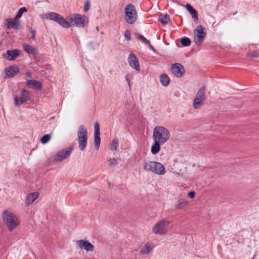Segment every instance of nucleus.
<instances>
[{
    "label": "nucleus",
    "instance_id": "nucleus-1",
    "mask_svg": "<svg viewBox=\"0 0 259 259\" xmlns=\"http://www.w3.org/2000/svg\"><path fill=\"white\" fill-rule=\"evenodd\" d=\"M170 134L169 130L163 126H156L153 131L152 140L165 144L169 139Z\"/></svg>",
    "mask_w": 259,
    "mask_h": 259
},
{
    "label": "nucleus",
    "instance_id": "nucleus-2",
    "mask_svg": "<svg viewBox=\"0 0 259 259\" xmlns=\"http://www.w3.org/2000/svg\"><path fill=\"white\" fill-rule=\"evenodd\" d=\"M143 167L145 171L157 175H163L165 173L163 165L155 161L145 160L143 162Z\"/></svg>",
    "mask_w": 259,
    "mask_h": 259
},
{
    "label": "nucleus",
    "instance_id": "nucleus-3",
    "mask_svg": "<svg viewBox=\"0 0 259 259\" xmlns=\"http://www.w3.org/2000/svg\"><path fill=\"white\" fill-rule=\"evenodd\" d=\"M68 21L72 25L78 27H84L89 23V19L85 15L80 14H72L68 17Z\"/></svg>",
    "mask_w": 259,
    "mask_h": 259
},
{
    "label": "nucleus",
    "instance_id": "nucleus-4",
    "mask_svg": "<svg viewBox=\"0 0 259 259\" xmlns=\"http://www.w3.org/2000/svg\"><path fill=\"white\" fill-rule=\"evenodd\" d=\"M124 20L130 24H134L137 19V12L133 4H128L124 9Z\"/></svg>",
    "mask_w": 259,
    "mask_h": 259
},
{
    "label": "nucleus",
    "instance_id": "nucleus-5",
    "mask_svg": "<svg viewBox=\"0 0 259 259\" xmlns=\"http://www.w3.org/2000/svg\"><path fill=\"white\" fill-rule=\"evenodd\" d=\"M169 228V222L166 220H162L153 226L152 230L155 234L164 235L168 232Z\"/></svg>",
    "mask_w": 259,
    "mask_h": 259
},
{
    "label": "nucleus",
    "instance_id": "nucleus-6",
    "mask_svg": "<svg viewBox=\"0 0 259 259\" xmlns=\"http://www.w3.org/2000/svg\"><path fill=\"white\" fill-rule=\"evenodd\" d=\"M3 219L10 231L13 230L19 224L17 217L10 211H6L4 212Z\"/></svg>",
    "mask_w": 259,
    "mask_h": 259
},
{
    "label": "nucleus",
    "instance_id": "nucleus-7",
    "mask_svg": "<svg viewBox=\"0 0 259 259\" xmlns=\"http://www.w3.org/2000/svg\"><path fill=\"white\" fill-rule=\"evenodd\" d=\"M73 148L66 147L58 151L54 156L53 160L58 162H61L63 160L69 156L72 152Z\"/></svg>",
    "mask_w": 259,
    "mask_h": 259
},
{
    "label": "nucleus",
    "instance_id": "nucleus-8",
    "mask_svg": "<svg viewBox=\"0 0 259 259\" xmlns=\"http://www.w3.org/2000/svg\"><path fill=\"white\" fill-rule=\"evenodd\" d=\"M206 32L205 28L201 25L198 26L194 31V41L197 46H199L203 42Z\"/></svg>",
    "mask_w": 259,
    "mask_h": 259
},
{
    "label": "nucleus",
    "instance_id": "nucleus-9",
    "mask_svg": "<svg viewBox=\"0 0 259 259\" xmlns=\"http://www.w3.org/2000/svg\"><path fill=\"white\" fill-rule=\"evenodd\" d=\"M205 99V89L204 87H202L199 90L194 98L193 102L194 108L197 109L200 108Z\"/></svg>",
    "mask_w": 259,
    "mask_h": 259
},
{
    "label": "nucleus",
    "instance_id": "nucleus-10",
    "mask_svg": "<svg viewBox=\"0 0 259 259\" xmlns=\"http://www.w3.org/2000/svg\"><path fill=\"white\" fill-rule=\"evenodd\" d=\"M30 99V92L27 90H23L20 95H15L14 97V102L16 106L22 105L29 101Z\"/></svg>",
    "mask_w": 259,
    "mask_h": 259
},
{
    "label": "nucleus",
    "instance_id": "nucleus-11",
    "mask_svg": "<svg viewBox=\"0 0 259 259\" xmlns=\"http://www.w3.org/2000/svg\"><path fill=\"white\" fill-rule=\"evenodd\" d=\"M127 61L130 66L136 71L140 70V65L139 60L133 52H131L127 58Z\"/></svg>",
    "mask_w": 259,
    "mask_h": 259
},
{
    "label": "nucleus",
    "instance_id": "nucleus-12",
    "mask_svg": "<svg viewBox=\"0 0 259 259\" xmlns=\"http://www.w3.org/2000/svg\"><path fill=\"white\" fill-rule=\"evenodd\" d=\"M171 71L177 77H181L185 72L184 66L180 63H175L171 65Z\"/></svg>",
    "mask_w": 259,
    "mask_h": 259
},
{
    "label": "nucleus",
    "instance_id": "nucleus-13",
    "mask_svg": "<svg viewBox=\"0 0 259 259\" xmlns=\"http://www.w3.org/2000/svg\"><path fill=\"white\" fill-rule=\"evenodd\" d=\"M8 28L19 29L21 28V22L16 17L14 18L8 19L6 20Z\"/></svg>",
    "mask_w": 259,
    "mask_h": 259
},
{
    "label": "nucleus",
    "instance_id": "nucleus-14",
    "mask_svg": "<svg viewBox=\"0 0 259 259\" xmlns=\"http://www.w3.org/2000/svg\"><path fill=\"white\" fill-rule=\"evenodd\" d=\"M77 244L80 248L83 249L87 251H93L94 250V245L88 240L83 239L78 240Z\"/></svg>",
    "mask_w": 259,
    "mask_h": 259
},
{
    "label": "nucleus",
    "instance_id": "nucleus-15",
    "mask_svg": "<svg viewBox=\"0 0 259 259\" xmlns=\"http://www.w3.org/2000/svg\"><path fill=\"white\" fill-rule=\"evenodd\" d=\"M154 245L151 242H147L142 245L140 249V252L142 255L148 254L153 249Z\"/></svg>",
    "mask_w": 259,
    "mask_h": 259
},
{
    "label": "nucleus",
    "instance_id": "nucleus-16",
    "mask_svg": "<svg viewBox=\"0 0 259 259\" xmlns=\"http://www.w3.org/2000/svg\"><path fill=\"white\" fill-rule=\"evenodd\" d=\"M59 14L55 12H49L40 15V17L44 20H53L56 22Z\"/></svg>",
    "mask_w": 259,
    "mask_h": 259
},
{
    "label": "nucleus",
    "instance_id": "nucleus-17",
    "mask_svg": "<svg viewBox=\"0 0 259 259\" xmlns=\"http://www.w3.org/2000/svg\"><path fill=\"white\" fill-rule=\"evenodd\" d=\"M19 71L17 66H11L6 69V75L8 77H12L16 75Z\"/></svg>",
    "mask_w": 259,
    "mask_h": 259
},
{
    "label": "nucleus",
    "instance_id": "nucleus-18",
    "mask_svg": "<svg viewBox=\"0 0 259 259\" xmlns=\"http://www.w3.org/2000/svg\"><path fill=\"white\" fill-rule=\"evenodd\" d=\"M19 54V51L18 50H8L5 56L7 60L11 61L14 60Z\"/></svg>",
    "mask_w": 259,
    "mask_h": 259
},
{
    "label": "nucleus",
    "instance_id": "nucleus-19",
    "mask_svg": "<svg viewBox=\"0 0 259 259\" xmlns=\"http://www.w3.org/2000/svg\"><path fill=\"white\" fill-rule=\"evenodd\" d=\"M26 85L27 88H32L33 89H39L41 87V83L40 82L36 80H28L26 82Z\"/></svg>",
    "mask_w": 259,
    "mask_h": 259
},
{
    "label": "nucleus",
    "instance_id": "nucleus-20",
    "mask_svg": "<svg viewBox=\"0 0 259 259\" xmlns=\"http://www.w3.org/2000/svg\"><path fill=\"white\" fill-rule=\"evenodd\" d=\"M39 196V193L37 192H33L28 194L26 199V203L28 205L32 203Z\"/></svg>",
    "mask_w": 259,
    "mask_h": 259
},
{
    "label": "nucleus",
    "instance_id": "nucleus-21",
    "mask_svg": "<svg viewBox=\"0 0 259 259\" xmlns=\"http://www.w3.org/2000/svg\"><path fill=\"white\" fill-rule=\"evenodd\" d=\"M163 145V144H160L159 142L153 141V143L151 146V152L152 154L155 155L157 154L160 150V145Z\"/></svg>",
    "mask_w": 259,
    "mask_h": 259
},
{
    "label": "nucleus",
    "instance_id": "nucleus-22",
    "mask_svg": "<svg viewBox=\"0 0 259 259\" xmlns=\"http://www.w3.org/2000/svg\"><path fill=\"white\" fill-rule=\"evenodd\" d=\"M78 139H87V130L83 125H80L77 132Z\"/></svg>",
    "mask_w": 259,
    "mask_h": 259
},
{
    "label": "nucleus",
    "instance_id": "nucleus-23",
    "mask_svg": "<svg viewBox=\"0 0 259 259\" xmlns=\"http://www.w3.org/2000/svg\"><path fill=\"white\" fill-rule=\"evenodd\" d=\"M56 22L64 28H69L71 26L70 22L67 21L60 15H59V17H58V19L56 20Z\"/></svg>",
    "mask_w": 259,
    "mask_h": 259
},
{
    "label": "nucleus",
    "instance_id": "nucleus-24",
    "mask_svg": "<svg viewBox=\"0 0 259 259\" xmlns=\"http://www.w3.org/2000/svg\"><path fill=\"white\" fill-rule=\"evenodd\" d=\"M185 8L191 15L192 18L196 21L198 20V14L196 11L189 4H187Z\"/></svg>",
    "mask_w": 259,
    "mask_h": 259
},
{
    "label": "nucleus",
    "instance_id": "nucleus-25",
    "mask_svg": "<svg viewBox=\"0 0 259 259\" xmlns=\"http://www.w3.org/2000/svg\"><path fill=\"white\" fill-rule=\"evenodd\" d=\"M160 82L162 85L166 87L169 83V77L166 74H162L160 76Z\"/></svg>",
    "mask_w": 259,
    "mask_h": 259
},
{
    "label": "nucleus",
    "instance_id": "nucleus-26",
    "mask_svg": "<svg viewBox=\"0 0 259 259\" xmlns=\"http://www.w3.org/2000/svg\"><path fill=\"white\" fill-rule=\"evenodd\" d=\"M23 48H24L25 51L28 54L34 55L36 53V50L31 46H30L28 44H23Z\"/></svg>",
    "mask_w": 259,
    "mask_h": 259
},
{
    "label": "nucleus",
    "instance_id": "nucleus-27",
    "mask_svg": "<svg viewBox=\"0 0 259 259\" xmlns=\"http://www.w3.org/2000/svg\"><path fill=\"white\" fill-rule=\"evenodd\" d=\"M78 146L81 151H83L87 146V139H78Z\"/></svg>",
    "mask_w": 259,
    "mask_h": 259
},
{
    "label": "nucleus",
    "instance_id": "nucleus-28",
    "mask_svg": "<svg viewBox=\"0 0 259 259\" xmlns=\"http://www.w3.org/2000/svg\"><path fill=\"white\" fill-rule=\"evenodd\" d=\"M188 204V202L184 199H179L178 204L176 205V207L177 208L181 209L185 207Z\"/></svg>",
    "mask_w": 259,
    "mask_h": 259
},
{
    "label": "nucleus",
    "instance_id": "nucleus-29",
    "mask_svg": "<svg viewBox=\"0 0 259 259\" xmlns=\"http://www.w3.org/2000/svg\"><path fill=\"white\" fill-rule=\"evenodd\" d=\"M50 139L51 135L49 134H45L41 138V139H40V141L41 144H46L49 142Z\"/></svg>",
    "mask_w": 259,
    "mask_h": 259
},
{
    "label": "nucleus",
    "instance_id": "nucleus-30",
    "mask_svg": "<svg viewBox=\"0 0 259 259\" xmlns=\"http://www.w3.org/2000/svg\"><path fill=\"white\" fill-rule=\"evenodd\" d=\"M160 21L162 24H167L169 20V17L167 15H161L159 18Z\"/></svg>",
    "mask_w": 259,
    "mask_h": 259
},
{
    "label": "nucleus",
    "instance_id": "nucleus-31",
    "mask_svg": "<svg viewBox=\"0 0 259 259\" xmlns=\"http://www.w3.org/2000/svg\"><path fill=\"white\" fill-rule=\"evenodd\" d=\"M94 144L96 149H98L100 144V134L94 135Z\"/></svg>",
    "mask_w": 259,
    "mask_h": 259
},
{
    "label": "nucleus",
    "instance_id": "nucleus-32",
    "mask_svg": "<svg viewBox=\"0 0 259 259\" xmlns=\"http://www.w3.org/2000/svg\"><path fill=\"white\" fill-rule=\"evenodd\" d=\"M118 142L116 139H113L110 145V150L111 151H116L118 147Z\"/></svg>",
    "mask_w": 259,
    "mask_h": 259
},
{
    "label": "nucleus",
    "instance_id": "nucleus-33",
    "mask_svg": "<svg viewBox=\"0 0 259 259\" xmlns=\"http://www.w3.org/2000/svg\"><path fill=\"white\" fill-rule=\"evenodd\" d=\"M181 42L184 46H188L191 44V40L188 37H183L181 39Z\"/></svg>",
    "mask_w": 259,
    "mask_h": 259
},
{
    "label": "nucleus",
    "instance_id": "nucleus-34",
    "mask_svg": "<svg viewBox=\"0 0 259 259\" xmlns=\"http://www.w3.org/2000/svg\"><path fill=\"white\" fill-rule=\"evenodd\" d=\"M26 11H27V9L25 7H22L19 9V11L18 12L16 16L15 17L16 18L19 19L22 17L23 13L24 12H26Z\"/></svg>",
    "mask_w": 259,
    "mask_h": 259
},
{
    "label": "nucleus",
    "instance_id": "nucleus-35",
    "mask_svg": "<svg viewBox=\"0 0 259 259\" xmlns=\"http://www.w3.org/2000/svg\"><path fill=\"white\" fill-rule=\"evenodd\" d=\"M108 164L110 166H115L117 164V160L115 158H109L108 159Z\"/></svg>",
    "mask_w": 259,
    "mask_h": 259
},
{
    "label": "nucleus",
    "instance_id": "nucleus-36",
    "mask_svg": "<svg viewBox=\"0 0 259 259\" xmlns=\"http://www.w3.org/2000/svg\"><path fill=\"white\" fill-rule=\"evenodd\" d=\"M94 127V135L100 134V125L98 122L97 121L95 123Z\"/></svg>",
    "mask_w": 259,
    "mask_h": 259
},
{
    "label": "nucleus",
    "instance_id": "nucleus-37",
    "mask_svg": "<svg viewBox=\"0 0 259 259\" xmlns=\"http://www.w3.org/2000/svg\"><path fill=\"white\" fill-rule=\"evenodd\" d=\"M90 8V3L89 0H86L84 2L83 11L84 12H87Z\"/></svg>",
    "mask_w": 259,
    "mask_h": 259
},
{
    "label": "nucleus",
    "instance_id": "nucleus-38",
    "mask_svg": "<svg viewBox=\"0 0 259 259\" xmlns=\"http://www.w3.org/2000/svg\"><path fill=\"white\" fill-rule=\"evenodd\" d=\"M124 37L127 41L131 40V32L130 30H126L124 33Z\"/></svg>",
    "mask_w": 259,
    "mask_h": 259
},
{
    "label": "nucleus",
    "instance_id": "nucleus-39",
    "mask_svg": "<svg viewBox=\"0 0 259 259\" xmlns=\"http://www.w3.org/2000/svg\"><path fill=\"white\" fill-rule=\"evenodd\" d=\"M138 38H139L141 41L145 42V44H149V41L141 34H139L138 35Z\"/></svg>",
    "mask_w": 259,
    "mask_h": 259
},
{
    "label": "nucleus",
    "instance_id": "nucleus-40",
    "mask_svg": "<svg viewBox=\"0 0 259 259\" xmlns=\"http://www.w3.org/2000/svg\"><path fill=\"white\" fill-rule=\"evenodd\" d=\"M188 196L190 198H193L195 196V192L194 191L189 192L188 193Z\"/></svg>",
    "mask_w": 259,
    "mask_h": 259
},
{
    "label": "nucleus",
    "instance_id": "nucleus-41",
    "mask_svg": "<svg viewBox=\"0 0 259 259\" xmlns=\"http://www.w3.org/2000/svg\"><path fill=\"white\" fill-rule=\"evenodd\" d=\"M26 76L28 77H31V73L30 72H27L26 73Z\"/></svg>",
    "mask_w": 259,
    "mask_h": 259
},
{
    "label": "nucleus",
    "instance_id": "nucleus-42",
    "mask_svg": "<svg viewBox=\"0 0 259 259\" xmlns=\"http://www.w3.org/2000/svg\"><path fill=\"white\" fill-rule=\"evenodd\" d=\"M251 56H252V57H256L258 56V55L255 52H253L251 53Z\"/></svg>",
    "mask_w": 259,
    "mask_h": 259
},
{
    "label": "nucleus",
    "instance_id": "nucleus-43",
    "mask_svg": "<svg viewBox=\"0 0 259 259\" xmlns=\"http://www.w3.org/2000/svg\"><path fill=\"white\" fill-rule=\"evenodd\" d=\"M31 33L32 34V37L34 38H35V30H31Z\"/></svg>",
    "mask_w": 259,
    "mask_h": 259
},
{
    "label": "nucleus",
    "instance_id": "nucleus-44",
    "mask_svg": "<svg viewBox=\"0 0 259 259\" xmlns=\"http://www.w3.org/2000/svg\"><path fill=\"white\" fill-rule=\"evenodd\" d=\"M127 81L128 83V85H130V80H129L128 78L126 77V78Z\"/></svg>",
    "mask_w": 259,
    "mask_h": 259
},
{
    "label": "nucleus",
    "instance_id": "nucleus-45",
    "mask_svg": "<svg viewBox=\"0 0 259 259\" xmlns=\"http://www.w3.org/2000/svg\"><path fill=\"white\" fill-rule=\"evenodd\" d=\"M214 24H215V22L214 21V22L212 23V26H213V27H215V26H214Z\"/></svg>",
    "mask_w": 259,
    "mask_h": 259
},
{
    "label": "nucleus",
    "instance_id": "nucleus-46",
    "mask_svg": "<svg viewBox=\"0 0 259 259\" xmlns=\"http://www.w3.org/2000/svg\"><path fill=\"white\" fill-rule=\"evenodd\" d=\"M150 47L152 50H154L153 48L151 45L150 46Z\"/></svg>",
    "mask_w": 259,
    "mask_h": 259
},
{
    "label": "nucleus",
    "instance_id": "nucleus-47",
    "mask_svg": "<svg viewBox=\"0 0 259 259\" xmlns=\"http://www.w3.org/2000/svg\"><path fill=\"white\" fill-rule=\"evenodd\" d=\"M211 18H212L213 20H214V17L211 16Z\"/></svg>",
    "mask_w": 259,
    "mask_h": 259
}]
</instances>
